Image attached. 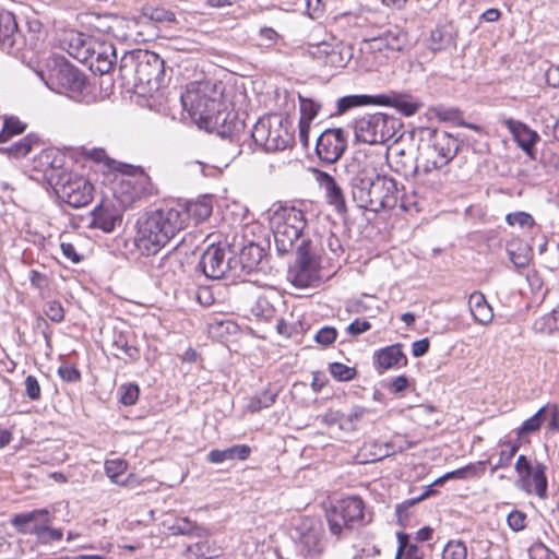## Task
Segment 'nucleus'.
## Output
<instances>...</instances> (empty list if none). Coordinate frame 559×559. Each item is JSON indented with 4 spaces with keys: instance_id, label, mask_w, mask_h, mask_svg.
I'll return each instance as SVG.
<instances>
[{
    "instance_id": "obj_1",
    "label": "nucleus",
    "mask_w": 559,
    "mask_h": 559,
    "mask_svg": "<svg viewBox=\"0 0 559 559\" xmlns=\"http://www.w3.org/2000/svg\"><path fill=\"white\" fill-rule=\"evenodd\" d=\"M180 100L198 127L209 132L229 138L242 127L222 82H191L186 86Z\"/></svg>"
},
{
    "instance_id": "obj_2",
    "label": "nucleus",
    "mask_w": 559,
    "mask_h": 559,
    "mask_svg": "<svg viewBox=\"0 0 559 559\" xmlns=\"http://www.w3.org/2000/svg\"><path fill=\"white\" fill-rule=\"evenodd\" d=\"M383 159L381 155H365L361 168L353 178V199L361 209L378 212L392 209L397 202L396 181L380 174Z\"/></svg>"
},
{
    "instance_id": "obj_3",
    "label": "nucleus",
    "mask_w": 559,
    "mask_h": 559,
    "mask_svg": "<svg viewBox=\"0 0 559 559\" xmlns=\"http://www.w3.org/2000/svg\"><path fill=\"white\" fill-rule=\"evenodd\" d=\"M178 214L173 212L169 202L143 213L135 223L133 243L145 257L157 254L180 233Z\"/></svg>"
},
{
    "instance_id": "obj_4",
    "label": "nucleus",
    "mask_w": 559,
    "mask_h": 559,
    "mask_svg": "<svg viewBox=\"0 0 559 559\" xmlns=\"http://www.w3.org/2000/svg\"><path fill=\"white\" fill-rule=\"evenodd\" d=\"M121 79L141 94H153L166 83L165 62L150 50H136L121 59Z\"/></svg>"
},
{
    "instance_id": "obj_5",
    "label": "nucleus",
    "mask_w": 559,
    "mask_h": 559,
    "mask_svg": "<svg viewBox=\"0 0 559 559\" xmlns=\"http://www.w3.org/2000/svg\"><path fill=\"white\" fill-rule=\"evenodd\" d=\"M111 181V193L122 211L136 203L157 197L159 189L142 166L123 163Z\"/></svg>"
},
{
    "instance_id": "obj_6",
    "label": "nucleus",
    "mask_w": 559,
    "mask_h": 559,
    "mask_svg": "<svg viewBox=\"0 0 559 559\" xmlns=\"http://www.w3.org/2000/svg\"><path fill=\"white\" fill-rule=\"evenodd\" d=\"M305 212L288 203H280L270 218L278 252L287 253L293 250L307 227Z\"/></svg>"
},
{
    "instance_id": "obj_7",
    "label": "nucleus",
    "mask_w": 559,
    "mask_h": 559,
    "mask_svg": "<svg viewBox=\"0 0 559 559\" xmlns=\"http://www.w3.org/2000/svg\"><path fill=\"white\" fill-rule=\"evenodd\" d=\"M251 136L266 152L284 151L295 143L293 121L282 114L265 115L254 123Z\"/></svg>"
},
{
    "instance_id": "obj_8",
    "label": "nucleus",
    "mask_w": 559,
    "mask_h": 559,
    "mask_svg": "<svg viewBox=\"0 0 559 559\" xmlns=\"http://www.w3.org/2000/svg\"><path fill=\"white\" fill-rule=\"evenodd\" d=\"M402 121L391 115L377 112L359 118L355 124V135L367 144L396 142L402 136Z\"/></svg>"
},
{
    "instance_id": "obj_9",
    "label": "nucleus",
    "mask_w": 559,
    "mask_h": 559,
    "mask_svg": "<svg viewBox=\"0 0 559 559\" xmlns=\"http://www.w3.org/2000/svg\"><path fill=\"white\" fill-rule=\"evenodd\" d=\"M459 141L443 130H430L428 143L421 148L418 157V169L425 174L447 166L457 154Z\"/></svg>"
},
{
    "instance_id": "obj_10",
    "label": "nucleus",
    "mask_w": 559,
    "mask_h": 559,
    "mask_svg": "<svg viewBox=\"0 0 559 559\" xmlns=\"http://www.w3.org/2000/svg\"><path fill=\"white\" fill-rule=\"evenodd\" d=\"M11 524L20 534L35 536L40 545H52L63 538V531L52 526V515L47 509L15 514Z\"/></svg>"
},
{
    "instance_id": "obj_11",
    "label": "nucleus",
    "mask_w": 559,
    "mask_h": 559,
    "mask_svg": "<svg viewBox=\"0 0 559 559\" xmlns=\"http://www.w3.org/2000/svg\"><path fill=\"white\" fill-rule=\"evenodd\" d=\"M325 519L331 534L340 538L364 524L365 502L358 496L342 498L325 511Z\"/></svg>"
},
{
    "instance_id": "obj_12",
    "label": "nucleus",
    "mask_w": 559,
    "mask_h": 559,
    "mask_svg": "<svg viewBox=\"0 0 559 559\" xmlns=\"http://www.w3.org/2000/svg\"><path fill=\"white\" fill-rule=\"evenodd\" d=\"M53 190L62 202L73 209L88 205L95 195L94 183L85 176L73 171L61 175Z\"/></svg>"
},
{
    "instance_id": "obj_13",
    "label": "nucleus",
    "mask_w": 559,
    "mask_h": 559,
    "mask_svg": "<svg viewBox=\"0 0 559 559\" xmlns=\"http://www.w3.org/2000/svg\"><path fill=\"white\" fill-rule=\"evenodd\" d=\"M514 469L516 473L515 484L521 490L542 499L547 497V467L544 463L521 454L515 461Z\"/></svg>"
},
{
    "instance_id": "obj_14",
    "label": "nucleus",
    "mask_w": 559,
    "mask_h": 559,
    "mask_svg": "<svg viewBox=\"0 0 559 559\" xmlns=\"http://www.w3.org/2000/svg\"><path fill=\"white\" fill-rule=\"evenodd\" d=\"M321 259L310 240H302L297 248L292 283L299 288L313 286L320 280Z\"/></svg>"
},
{
    "instance_id": "obj_15",
    "label": "nucleus",
    "mask_w": 559,
    "mask_h": 559,
    "mask_svg": "<svg viewBox=\"0 0 559 559\" xmlns=\"http://www.w3.org/2000/svg\"><path fill=\"white\" fill-rule=\"evenodd\" d=\"M173 212L177 213L179 228L183 230L192 223L200 224L207 219L213 212V201L209 195H203L193 201H168Z\"/></svg>"
},
{
    "instance_id": "obj_16",
    "label": "nucleus",
    "mask_w": 559,
    "mask_h": 559,
    "mask_svg": "<svg viewBox=\"0 0 559 559\" xmlns=\"http://www.w3.org/2000/svg\"><path fill=\"white\" fill-rule=\"evenodd\" d=\"M346 146L347 140L342 129H326L317 140L316 152L322 162L332 164L341 158Z\"/></svg>"
},
{
    "instance_id": "obj_17",
    "label": "nucleus",
    "mask_w": 559,
    "mask_h": 559,
    "mask_svg": "<svg viewBox=\"0 0 559 559\" xmlns=\"http://www.w3.org/2000/svg\"><path fill=\"white\" fill-rule=\"evenodd\" d=\"M407 46V36L401 31H386L383 34L364 40L362 51L370 55L380 53L389 58Z\"/></svg>"
},
{
    "instance_id": "obj_18",
    "label": "nucleus",
    "mask_w": 559,
    "mask_h": 559,
    "mask_svg": "<svg viewBox=\"0 0 559 559\" xmlns=\"http://www.w3.org/2000/svg\"><path fill=\"white\" fill-rule=\"evenodd\" d=\"M66 156L55 148L41 150L33 159V170L43 175L49 185L55 187L58 178L67 174L63 169Z\"/></svg>"
},
{
    "instance_id": "obj_19",
    "label": "nucleus",
    "mask_w": 559,
    "mask_h": 559,
    "mask_svg": "<svg viewBox=\"0 0 559 559\" xmlns=\"http://www.w3.org/2000/svg\"><path fill=\"white\" fill-rule=\"evenodd\" d=\"M91 69L100 74L108 73L117 62V53L114 45L106 40L91 37L87 48Z\"/></svg>"
},
{
    "instance_id": "obj_20",
    "label": "nucleus",
    "mask_w": 559,
    "mask_h": 559,
    "mask_svg": "<svg viewBox=\"0 0 559 559\" xmlns=\"http://www.w3.org/2000/svg\"><path fill=\"white\" fill-rule=\"evenodd\" d=\"M50 80L66 92L82 93L86 87L85 75L67 62L59 63L52 69Z\"/></svg>"
},
{
    "instance_id": "obj_21",
    "label": "nucleus",
    "mask_w": 559,
    "mask_h": 559,
    "mask_svg": "<svg viewBox=\"0 0 559 559\" xmlns=\"http://www.w3.org/2000/svg\"><path fill=\"white\" fill-rule=\"evenodd\" d=\"M122 222V213L111 202L102 200L91 212L90 227L112 233Z\"/></svg>"
},
{
    "instance_id": "obj_22",
    "label": "nucleus",
    "mask_w": 559,
    "mask_h": 559,
    "mask_svg": "<svg viewBox=\"0 0 559 559\" xmlns=\"http://www.w3.org/2000/svg\"><path fill=\"white\" fill-rule=\"evenodd\" d=\"M200 267L209 278H222L228 270L226 248L221 245H211L202 254Z\"/></svg>"
},
{
    "instance_id": "obj_23",
    "label": "nucleus",
    "mask_w": 559,
    "mask_h": 559,
    "mask_svg": "<svg viewBox=\"0 0 559 559\" xmlns=\"http://www.w3.org/2000/svg\"><path fill=\"white\" fill-rule=\"evenodd\" d=\"M502 124L509 130L519 147H521L531 158H534L535 145L539 141L538 133L531 129L526 123L512 118L503 119Z\"/></svg>"
},
{
    "instance_id": "obj_24",
    "label": "nucleus",
    "mask_w": 559,
    "mask_h": 559,
    "mask_svg": "<svg viewBox=\"0 0 559 559\" xmlns=\"http://www.w3.org/2000/svg\"><path fill=\"white\" fill-rule=\"evenodd\" d=\"M111 347L115 349L114 356L119 359L134 362L141 357V350L136 345L135 336L130 332L115 330Z\"/></svg>"
},
{
    "instance_id": "obj_25",
    "label": "nucleus",
    "mask_w": 559,
    "mask_h": 559,
    "mask_svg": "<svg viewBox=\"0 0 559 559\" xmlns=\"http://www.w3.org/2000/svg\"><path fill=\"white\" fill-rule=\"evenodd\" d=\"M547 414L551 416L549 424L550 429H556L559 420L558 407L555 404L546 405L540 407L532 417L523 421L516 430L518 438L523 439L525 436L538 431L546 420Z\"/></svg>"
},
{
    "instance_id": "obj_26",
    "label": "nucleus",
    "mask_w": 559,
    "mask_h": 559,
    "mask_svg": "<svg viewBox=\"0 0 559 559\" xmlns=\"http://www.w3.org/2000/svg\"><path fill=\"white\" fill-rule=\"evenodd\" d=\"M90 38L91 37L86 38L81 32L69 29L62 32L59 43L60 47L71 57L79 61L86 62L88 59L87 48Z\"/></svg>"
},
{
    "instance_id": "obj_27",
    "label": "nucleus",
    "mask_w": 559,
    "mask_h": 559,
    "mask_svg": "<svg viewBox=\"0 0 559 559\" xmlns=\"http://www.w3.org/2000/svg\"><path fill=\"white\" fill-rule=\"evenodd\" d=\"M318 180L325 191L326 202L331 206H333L337 213L346 214L347 205L345 201V195L342 188L335 181L334 177H332L328 173L320 171Z\"/></svg>"
},
{
    "instance_id": "obj_28",
    "label": "nucleus",
    "mask_w": 559,
    "mask_h": 559,
    "mask_svg": "<svg viewBox=\"0 0 559 559\" xmlns=\"http://www.w3.org/2000/svg\"><path fill=\"white\" fill-rule=\"evenodd\" d=\"M376 367L378 370H388L405 367L408 362L406 355L402 350L401 344H394L379 349L374 354Z\"/></svg>"
},
{
    "instance_id": "obj_29",
    "label": "nucleus",
    "mask_w": 559,
    "mask_h": 559,
    "mask_svg": "<svg viewBox=\"0 0 559 559\" xmlns=\"http://www.w3.org/2000/svg\"><path fill=\"white\" fill-rule=\"evenodd\" d=\"M468 307L475 322L488 325L493 320V310L481 292H473L468 298Z\"/></svg>"
},
{
    "instance_id": "obj_30",
    "label": "nucleus",
    "mask_w": 559,
    "mask_h": 559,
    "mask_svg": "<svg viewBox=\"0 0 559 559\" xmlns=\"http://www.w3.org/2000/svg\"><path fill=\"white\" fill-rule=\"evenodd\" d=\"M251 448L248 444H235L224 450L214 449L207 454V461L212 464H219L225 461H246L251 455Z\"/></svg>"
},
{
    "instance_id": "obj_31",
    "label": "nucleus",
    "mask_w": 559,
    "mask_h": 559,
    "mask_svg": "<svg viewBox=\"0 0 559 559\" xmlns=\"http://www.w3.org/2000/svg\"><path fill=\"white\" fill-rule=\"evenodd\" d=\"M389 104H391V98L388 95H349L337 100V111L343 114L354 107L366 105L388 106Z\"/></svg>"
},
{
    "instance_id": "obj_32",
    "label": "nucleus",
    "mask_w": 559,
    "mask_h": 559,
    "mask_svg": "<svg viewBox=\"0 0 559 559\" xmlns=\"http://www.w3.org/2000/svg\"><path fill=\"white\" fill-rule=\"evenodd\" d=\"M128 467L129 464L123 459H110L106 460L104 463L105 475L110 479L112 484L121 487L131 486L133 483V474H129L126 478L122 479V476L126 474Z\"/></svg>"
},
{
    "instance_id": "obj_33",
    "label": "nucleus",
    "mask_w": 559,
    "mask_h": 559,
    "mask_svg": "<svg viewBox=\"0 0 559 559\" xmlns=\"http://www.w3.org/2000/svg\"><path fill=\"white\" fill-rule=\"evenodd\" d=\"M17 23L13 13L0 10V49L9 50L14 45Z\"/></svg>"
},
{
    "instance_id": "obj_34",
    "label": "nucleus",
    "mask_w": 559,
    "mask_h": 559,
    "mask_svg": "<svg viewBox=\"0 0 559 559\" xmlns=\"http://www.w3.org/2000/svg\"><path fill=\"white\" fill-rule=\"evenodd\" d=\"M41 145L38 135L29 133L19 141L2 148V152L8 154L12 158H22L28 155L33 150L38 148Z\"/></svg>"
},
{
    "instance_id": "obj_35",
    "label": "nucleus",
    "mask_w": 559,
    "mask_h": 559,
    "mask_svg": "<svg viewBox=\"0 0 559 559\" xmlns=\"http://www.w3.org/2000/svg\"><path fill=\"white\" fill-rule=\"evenodd\" d=\"M277 396L278 390L272 388L270 384L265 390L249 399L247 408L250 413H257L263 408H269L275 404Z\"/></svg>"
},
{
    "instance_id": "obj_36",
    "label": "nucleus",
    "mask_w": 559,
    "mask_h": 559,
    "mask_svg": "<svg viewBox=\"0 0 559 559\" xmlns=\"http://www.w3.org/2000/svg\"><path fill=\"white\" fill-rule=\"evenodd\" d=\"M389 455V448L384 443L374 440L366 441L358 452L361 463L378 462Z\"/></svg>"
},
{
    "instance_id": "obj_37",
    "label": "nucleus",
    "mask_w": 559,
    "mask_h": 559,
    "mask_svg": "<svg viewBox=\"0 0 559 559\" xmlns=\"http://www.w3.org/2000/svg\"><path fill=\"white\" fill-rule=\"evenodd\" d=\"M83 155L86 159H90L97 164H102L108 170L114 173H116L120 168L119 165H123V162L109 157L106 150L102 147L86 150L84 151Z\"/></svg>"
},
{
    "instance_id": "obj_38",
    "label": "nucleus",
    "mask_w": 559,
    "mask_h": 559,
    "mask_svg": "<svg viewBox=\"0 0 559 559\" xmlns=\"http://www.w3.org/2000/svg\"><path fill=\"white\" fill-rule=\"evenodd\" d=\"M26 129V124L17 118L11 117L0 122V143L8 142L12 136L22 134Z\"/></svg>"
},
{
    "instance_id": "obj_39",
    "label": "nucleus",
    "mask_w": 559,
    "mask_h": 559,
    "mask_svg": "<svg viewBox=\"0 0 559 559\" xmlns=\"http://www.w3.org/2000/svg\"><path fill=\"white\" fill-rule=\"evenodd\" d=\"M300 120L311 121L317 117L321 110V104L310 97L298 95Z\"/></svg>"
},
{
    "instance_id": "obj_40",
    "label": "nucleus",
    "mask_w": 559,
    "mask_h": 559,
    "mask_svg": "<svg viewBox=\"0 0 559 559\" xmlns=\"http://www.w3.org/2000/svg\"><path fill=\"white\" fill-rule=\"evenodd\" d=\"M328 369L331 376L341 382L350 381L357 376V370L354 367H349L343 362H331Z\"/></svg>"
},
{
    "instance_id": "obj_41",
    "label": "nucleus",
    "mask_w": 559,
    "mask_h": 559,
    "mask_svg": "<svg viewBox=\"0 0 559 559\" xmlns=\"http://www.w3.org/2000/svg\"><path fill=\"white\" fill-rule=\"evenodd\" d=\"M484 464H485V462L480 461L475 464H468V465L461 467L456 471L449 472L444 476L439 478L436 481V484H439V483H441L445 479H450V478H464L467 476L468 473L473 476L479 475V474L484 473V469H485Z\"/></svg>"
},
{
    "instance_id": "obj_42",
    "label": "nucleus",
    "mask_w": 559,
    "mask_h": 559,
    "mask_svg": "<svg viewBox=\"0 0 559 559\" xmlns=\"http://www.w3.org/2000/svg\"><path fill=\"white\" fill-rule=\"evenodd\" d=\"M467 547L461 540H450L442 550L441 559H466Z\"/></svg>"
},
{
    "instance_id": "obj_43",
    "label": "nucleus",
    "mask_w": 559,
    "mask_h": 559,
    "mask_svg": "<svg viewBox=\"0 0 559 559\" xmlns=\"http://www.w3.org/2000/svg\"><path fill=\"white\" fill-rule=\"evenodd\" d=\"M520 445L518 443L507 442L502 445V449L499 453V460L497 464L493 466L492 471H497L500 468H506L511 464L512 459L516 454Z\"/></svg>"
},
{
    "instance_id": "obj_44",
    "label": "nucleus",
    "mask_w": 559,
    "mask_h": 559,
    "mask_svg": "<svg viewBox=\"0 0 559 559\" xmlns=\"http://www.w3.org/2000/svg\"><path fill=\"white\" fill-rule=\"evenodd\" d=\"M506 222L509 226H519L521 228H532L535 226L534 217L527 212H513L506 216Z\"/></svg>"
},
{
    "instance_id": "obj_45",
    "label": "nucleus",
    "mask_w": 559,
    "mask_h": 559,
    "mask_svg": "<svg viewBox=\"0 0 559 559\" xmlns=\"http://www.w3.org/2000/svg\"><path fill=\"white\" fill-rule=\"evenodd\" d=\"M119 401L126 406H131L136 403L139 395H140V389L139 385L135 383H127L122 384L119 388Z\"/></svg>"
},
{
    "instance_id": "obj_46",
    "label": "nucleus",
    "mask_w": 559,
    "mask_h": 559,
    "mask_svg": "<svg viewBox=\"0 0 559 559\" xmlns=\"http://www.w3.org/2000/svg\"><path fill=\"white\" fill-rule=\"evenodd\" d=\"M46 317L55 323H60L64 320L66 310L62 304L58 300H49L44 308Z\"/></svg>"
},
{
    "instance_id": "obj_47",
    "label": "nucleus",
    "mask_w": 559,
    "mask_h": 559,
    "mask_svg": "<svg viewBox=\"0 0 559 559\" xmlns=\"http://www.w3.org/2000/svg\"><path fill=\"white\" fill-rule=\"evenodd\" d=\"M508 253L511 262L519 269L526 267L530 263L528 250L526 247L519 248V252L513 249V243H508Z\"/></svg>"
},
{
    "instance_id": "obj_48",
    "label": "nucleus",
    "mask_w": 559,
    "mask_h": 559,
    "mask_svg": "<svg viewBox=\"0 0 559 559\" xmlns=\"http://www.w3.org/2000/svg\"><path fill=\"white\" fill-rule=\"evenodd\" d=\"M507 523L513 532H521L527 526V516L521 510H513L508 514Z\"/></svg>"
},
{
    "instance_id": "obj_49",
    "label": "nucleus",
    "mask_w": 559,
    "mask_h": 559,
    "mask_svg": "<svg viewBox=\"0 0 559 559\" xmlns=\"http://www.w3.org/2000/svg\"><path fill=\"white\" fill-rule=\"evenodd\" d=\"M24 388H25V395L31 401H39L41 399V388H40L38 379L35 376L28 374L25 378Z\"/></svg>"
},
{
    "instance_id": "obj_50",
    "label": "nucleus",
    "mask_w": 559,
    "mask_h": 559,
    "mask_svg": "<svg viewBox=\"0 0 559 559\" xmlns=\"http://www.w3.org/2000/svg\"><path fill=\"white\" fill-rule=\"evenodd\" d=\"M391 98V104L390 105H393L400 112H402L403 115L409 117V116H413L415 115L418 110H419V104L415 103V102H412V100H407V99H404V98H400V97H394Z\"/></svg>"
},
{
    "instance_id": "obj_51",
    "label": "nucleus",
    "mask_w": 559,
    "mask_h": 559,
    "mask_svg": "<svg viewBox=\"0 0 559 559\" xmlns=\"http://www.w3.org/2000/svg\"><path fill=\"white\" fill-rule=\"evenodd\" d=\"M337 335L338 333L335 328L323 326L317 332L314 340L322 346H330L336 341Z\"/></svg>"
},
{
    "instance_id": "obj_52",
    "label": "nucleus",
    "mask_w": 559,
    "mask_h": 559,
    "mask_svg": "<svg viewBox=\"0 0 559 559\" xmlns=\"http://www.w3.org/2000/svg\"><path fill=\"white\" fill-rule=\"evenodd\" d=\"M29 282L39 292L48 290L51 285V277L37 270H31Z\"/></svg>"
},
{
    "instance_id": "obj_53",
    "label": "nucleus",
    "mask_w": 559,
    "mask_h": 559,
    "mask_svg": "<svg viewBox=\"0 0 559 559\" xmlns=\"http://www.w3.org/2000/svg\"><path fill=\"white\" fill-rule=\"evenodd\" d=\"M57 372L63 381L69 383H78L82 379L81 371L75 366L62 365Z\"/></svg>"
},
{
    "instance_id": "obj_54",
    "label": "nucleus",
    "mask_w": 559,
    "mask_h": 559,
    "mask_svg": "<svg viewBox=\"0 0 559 559\" xmlns=\"http://www.w3.org/2000/svg\"><path fill=\"white\" fill-rule=\"evenodd\" d=\"M147 16L152 21L159 23H174L176 21L175 13L164 8H151L147 12Z\"/></svg>"
},
{
    "instance_id": "obj_55",
    "label": "nucleus",
    "mask_w": 559,
    "mask_h": 559,
    "mask_svg": "<svg viewBox=\"0 0 559 559\" xmlns=\"http://www.w3.org/2000/svg\"><path fill=\"white\" fill-rule=\"evenodd\" d=\"M346 63L347 59L343 56L338 47L333 45L324 67L330 69H341L344 68Z\"/></svg>"
},
{
    "instance_id": "obj_56",
    "label": "nucleus",
    "mask_w": 559,
    "mask_h": 559,
    "mask_svg": "<svg viewBox=\"0 0 559 559\" xmlns=\"http://www.w3.org/2000/svg\"><path fill=\"white\" fill-rule=\"evenodd\" d=\"M331 44L321 43L316 46H312L310 49L311 57L322 67L325 66V61L328 60L330 50L332 49Z\"/></svg>"
},
{
    "instance_id": "obj_57",
    "label": "nucleus",
    "mask_w": 559,
    "mask_h": 559,
    "mask_svg": "<svg viewBox=\"0 0 559 559\" xmlns=\"http://www.w3.org/2000/svg\"><path fill=\"white\" fill-rule=\"evenodd\" d=\"M60 248L64 258H67L70 262L78 264L83 260V255L76 251L73 243L62 241L60 243Z\"/></svg>"
},
{
    "instance_id": "obj_58",
    "label": "nucleus",
    "mask_w": 559,
    "mask_h": 559,
    "mask_svg": "<svg viewBox=\"0 0 559 559\" xmlns=\"http://www.w3.org/2000/svg\"><path fill=\"white\" fill-rule=\"evenodd\" d=\"M371 329V323L367 320L356 319L347 326V333L357 336Z\"/></svg>"
},
{
    "instance_id": "obj_59",
    "label": "nucleus",
    "mask_w": 559,
    "mask_h": 559,
    "mask_svg": "<svg viewBox=\"0 0 559 559\" xmlns=\"http://www.w3.org/2000/svg\"><path fill=\"white\" fill-rule=\"evenodd\" d=\"M409 386V381L406 376H399L391 380L388 385L390 393L397 394L404 392Z\"/></svg>"
},
{
    "instance_id": "obj_60",
    "label": "nucleus",
    "mask_w": 559,
    "mask_h": 559,
    "mask_svg": "<svg viewBox=\"0 0 559 559\" xmlns=\"http://www.w3.org/2000/svg\"><path fill=\"white\" fill-rule=\"evenodd\" d=\"M259 36L270 45H276L278 41L283 39L282 35H280L274 28L264 26L259 29Z\"/></svg>"
},
{
    "instance_id": "obj_61",
    "label": "nucleus",
    "mask_w": 559,
    "mask_h": 559,
    "mask_svg": "<svg viewBox=\"0 0 559 559\" xmlns=\"http://www.w3.org/2000/svg\"><path fill=\"white\" fill-rule=\"evenodd\" d=\"M365 414V409L359 406L353 407L349 412L345 413L344 425L349 424L350 428H355L356 424L359 423Z\"/></svg>"
},
{
    "instance_id": "obj_62",
    "label": "nucleus",
    "mask_w": 559,
    "mask_h": 559,
    "mask_svg": "<svg viewBox=\"0 0 559 559\" xmlns=\"http://www.w3.org/2000/svg\"><path fill=\"white\" fill-rule=\"evenodd\" d=\"M430 347V342L427 337L415 341L412 344V354L414 357H421L424 356Z\"/></svg>"
},
{
    "instance_id": "obj_63",
    "label": "nucleus",
    "mask_w": 559,
    "mask_h": 559,
    "mask_svg": "<svg viewBox=\"0 0 559 559\" xmlns=\"http://www.w3.org/2000/svg\"><path fill=\"white\" fill-rule=\"evenodd\" d=\"M545 76L549 86L559 90V64L550 66L546 71Z\"/></svg>"
},
{
    "instance_id": "obj_64",
    "label": "nucleus",
    "mask_w": 559,
    "mask_h": 559,
    "mask_svg": "<svg viewBox=\"0 0 559 559\" xmlns=\"http://www.w3.org/2000/svg\"><path fill=\"white\" fill-rule=\"evenodd\" d=\"M546 326L551 331H559V304L558 306L545 317Z\"/></svg>"
}]
</instances>
